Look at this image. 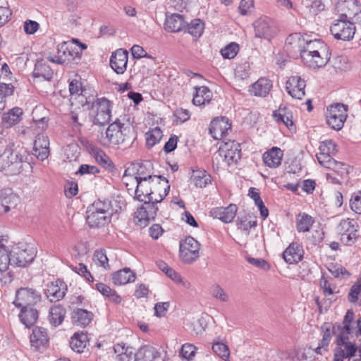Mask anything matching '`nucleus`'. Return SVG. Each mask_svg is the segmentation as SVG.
<instances>
[{"instance_id": "1", "label": "nucleus", "mask_w": 361, "mask_h": 361, "mask_svg": "<svg viewBox=\"0 0 361 361\" xmlns=\"http://www.w3.org/2000/svg\"><path fill=\"white\" fill-rule=\"evenodd\" d=\"M87 49V45L77 39L70 42H63L57 45L56 53L48 56L47 59L57 64L78 63L80 60L82 51Z\"/></svg>"}, {"instance_id": "2", "label": "nucleus", "mask_w": 361, "mask_h": 361, "mask_svg": "<svg viewBox=\"0 0 361 361\" xmlns=\"http://www.w3.org/2000/svg\"><path fill=\"white\" fill-rule=\"evenodd\" d=\"M113 213L111 202L98 200L87 209V223L90 227L104 226L110 221Z\"/></svg>"}, {"instance_id": "3", "label": "nucleus", "mask_w": 361, "mask_h": 361, "mask_svg": "<svg viewBox=\"0 0 361 361\" xmlns=\"http://www.w3.org/2000/svg\"><path fill=\"white\" fill-rule=\"evenodd\" d=\"M23 156L20 152L7 147L0 154V171H5L10 175L20 173L22 171Z\"/></svg>"}, {"instance_id": "4", "label": "nucleus", "mask_w": 361, "mask_h": 361, "mask_svg": "<svg viewBox=\"0 0 361 361\" xmlns=\"http://www.w3.org/2000/svg\"><path fill=\"white\" fill-rule=\"evenodd\" d=\"M150 168L151 164L149 162H146L141 164H133L125 170L123 181L128 191L133 190V188H128L130 183L154 178Z\"/></svg>"}, {"instance_id": "5", "label": "nucleus", "mask_w": 361, "mask_h": 361, "mask_svg": "<svg viewBox=\"0 0 361 361\" xmlns=\"http://www.w3.org/2000/svg\"><path fill=\"white\" fill-rule=\"evenodd\" d=\"M286 42L293 45V48H298L301 58H303L305 54L310 55V54H315V52L325 50L323 43L319 40L305 42V39L298 33L289 35Z\"/></svg>"}, {"instance_id": "6", "label": "nucleus", "mask_w": 361, "mask_h": 361, "mask_svg": "<svg viewBox=\"0 0 361 361\" xmlns=\"http://www.w3.org/2000/svg\"><path fill=\"white\" fill-rule=\"evenodd\" d=\"M11 265L24 267L30 264L36 252L32 246L27 244L15 245L10 250Z\"/></svg>"}, {"instance_id": "7", "label": "nucleus", "mask_w": 361, "mask_h": 361, "mask_svg": "<svg viewBox=\"0 0 361 361\" xmlns=\"http://www.w3.org/2000/svg\"><path fill=\"white\" fill-rule=\"evenodd\" d=\"M330 31L336 39L350 41L355 33V26L347 20V15L342 14L340 19L334 20Z\"/></svg>"}, {"instance_id": "8", "label": "nucleus", "mask_w": 361, "mask_h": 361, "mask_svg": "<svg viewBox=\"0 0 361 361\" xmlns=\"http://www.w3.org/2000/svg\"><path fill=\"white\" fill-rule=\"evenodd\" d=\"M252 26L256 38L270 41L278 32L274 22L267 16H262L254 21Z\"/></svg>"}, {"instance_id": "9", "label": "nucleus", "mask_w": 361, "mask_h": 361, "mask_svg": "<svg viewBox=\"0 0 361 361\" xmlns=\"http://www.w3.org/2000/svg\"><path fill=\"white\" fill-rule=\"evenodd\" d=\"M200 244L192 237H186L180 242V257L186 264H191L200 257Z\"/></svg>"}, {"instance_id": "10", "label": "nucleus", "mask_w": 361, "mask_h": 361, "mask_svg": "<svg viewBox=\"0 0 361 361\" xmlns=\"http://www.w3.org/2000/svg\"><path fill=\"white\" fill-rule=\"evenodd\" d=\"M130 128L125 126L118 119L111 123L106 131V138L109 145H120L124 144L129 140L128 133Z\"/></svg>"}, {"instance_id": "11", "label": "nucleus", "mask_w": 361, "mask_h": 361, "mask_svg": "<svg viewBox=\"0 0 361 361\" xmlns=\"http://www.w3.org/2000/svg\"><path fill=\"white\" fill-rule=\"evenodd\" d=\"M326 123L333 129L339 130L347 117V109L343 104L337 103L327 108Z\"/></svg>"}, {"instance_id": "12", "label": "nucleus", "mask_w": 361, "mask_h": 361, "mask_svg": "<svg viewBox=\"0 0 361 361\" xmlns=\"http://www.w3.org/2000/svg\"><path fill=\"white\" fill-rule=\"evenodd\" d=\"M94 123L97 125L108 123L111 116V104L106 98L98 99L92 104Z\"/></svg>"}, {"instance_id": "13", "label": "nucleus", "mask_w": 361, "mask_h": 361, "mask_svg": "<svg viewBox=\"0 0 361 361\" xmlns=\"http://www.w3.org/2000/svg\"><path fill=\"white\" fill-rule=\"evenodd\" d=\"M357 227V223L353 219L341 220L336 228L341 240L346 245L353 243L358 236Z\"/></svg>"}, {"instance_id": "14", "label": "nucleus", "mask_w": 361, "mask_h": 361, "mask_svg": "<svg viewBox=\"0 0 361 361\" xmlns=\"http://www.w3.org/2000/svg\"><path fill=\"white\" fill-rule=\"evenodd\" d=\"M152 181V186L148 202L159 203L168 195L170 185L168 180L161 176H154Z\"/></svg>"}, {"instance_id": "15", "label": "nucleus", "mask_w": 361, "mask_h": 361, "mask_svg": "<svg viewBox=\"0 0 361 361\" xmlns=\"http://www.w3.org/2000/svg\"><path fill=\"white\" fill-rule=\"evenodd\" d=\"M219 155L228 165L236 164L241 157L240 145L235 140L224 142L219 147Z\"/></svg>"}, {"instance_id": "16", "label": "nucleus", "mask_w": 361, "mask_h": 361, "mask_svg": "<svg viewBox=\"0 0 361 361\" xmlns=\"http://www.w3.org/2000/svg\"><path fill=\"white\" fill-rule=\"evenodd\" d=\"M40 295L32 288H22L17 290L13 304L21 308L32 307L40 300Z\"/></svg>"}, {"instance_id": "17", "label": "nucleus", "mask_w": 361, "mask_h": 361, "mask_svg": "<svg viewBox=\"0 0 361 361\" xmlns=\"http://www.w3.org/2000/svg\"><path fill=\"white\" fill-rule=\"evenodd\" d=\"M231 131V123L226 117L214 119L209 127V133L215 140H221Z\"/></svg>"}, {"instance_id": "18", "label": "nucleus", "mask_w": 361, "mask_h": 361, "mask_svg": "<svg viewBox=\"0 0 361 361\" xmlns=\"http://www.w3.org/2000/svg\"><path fill=\"white\" fill-rule=\"evenodd\" d=\"M30 344L36 351L45 350L49 345L47 330L42 327H35L30 335Z\"/></svg>"}, {"instance_id": "19", "label": "nucleus", "mask_w": 361, "mask_h": 361, "mask_svg": "<svg viewBox=\"0 0 361 361\" xmlns=\"http://www.w3.org/2000/svg\"><path fill=\"white\" fill-rule=\"evenodd\" d=\"M305 80L299 75H293L287 80L286 89L293 99H302L305 94Z\"/></svg>"}, {"instance_id": "20", "label": "nucleus", "mask_w": 361, "mask_h": 361, "mask_svg": "<svg viewBox=\"0 0 361 361\" xmlns=\"http://www.w3.org/2000/svg\"><path fill=\"white\" fill-rule=\"evenodd\" d=\"M128 52L118 49L112 53L110 58V66L117 74H123L127 68Z\"/></svg>"}, {"instance_id": "21", "label": "nucleus", "mask_w": 361, "mask_h": 361, "mask_svg": "<svg viewBox=\"0 0 361 361\" xmlns=\"http://www.w3.org/2000/svg\"><path fill=\"white\" fill-rule=\"evenodd\" d=\"M20 197L10 190H0V214H4L16 207Z\"/></svg>"}, {"instance_id": "22", "label": "nucleus", "mask_w": 361, "mask_h": 361, "mask_svg": "<svg viewBox=\"0 0 361 361\" xmlns=\"http://www.w3.org/2000/svg\"><path fill=\"white\" fill-rule=\"evenodd\" d=\"M33 154L40 161H44L49 155V140L44 134H38L34 142Z\"/></svg>"}, {"instance_id": "23", "label": "nucleus", "mask_w": 361, "mask_h": 361, "mask_svg": "<svg viewBox=\"0 0 361 361\" xmlns=\"http://www.w3.org/2000/svg\"><path fill=\"white\" fill-rule=\"evenodd\" d=\"M66 290V285L63 281L56 280L47 285L45 294L51 302L59 301L64 297Z\"/></svg>"}, {"instance_id": "24", "label": "nucleus", "mask_w": 361, "mask_h": 361, "mask_svg": "<svg viewBox=\"0 0 361 361\" xmlns=\"http://www.w3.org/2000/svg\"><path fill=\"white\" fill-rule=\"evenodd\" d=\"M238 208L235 204H230L227 207H214L210 211V216L228 224L232 222L236 215Z\"/></svg>"}, {"instance_id": "25", "label": "nucleus", "mask_w": 361, "mask_h": 361, "mask_svg": "<svg viewBox=\"0 0 361 361\" xmlns=\"http://www.w3.org/2000/svg\"><path fill=\"white\" fill-rule=\"evenodd\" d=\"M304 250L298 243H292L283 252V258L288 264H296L302 260Z\"/></svg>"}, {"instance_id": "26", "label": "nucleus", "mask_w": 361, "mask_h": 361, "mask_svg": "<svg viewBox=\"0 0 361 361\" xmlns=\"http://www.w3.org/2000/svg\"><path fill=\"white\" fill-rule=\"evenodd\" d=\"M152 178L130 183L133 186H135V195L137 200L144 203L148 202L152 186Z\"/></svg>"}, {"instance_id": "27", "label": "nucleus", "mask_w": 361, "mask_h": 361, "mask_svg": "<svg viewBox=\"0 0 361 361\" xmlns=\"http://www.w3.org/2000/svg\"><path fill=\"white\" fill-rule=\"evenodd\" d=\"M283 157V151L278 147H272L263 154V161L269 168H276L281 165Z\"/></svg>"}, {"instance_id": "28", "label": "nucleus", "mask_w": 361, "mask_h": 361, "mask_svg": "<svg viewBox=\"0 0 361 361\" xmlns=\"http://www.w3.org/2000/svg\"><path fill=\"white\" fill-rule=\"evenodd\" d=\"M136 279L135 273L130 268H124L112 274V282L116 286H123L134 282Z\"/></svg>"}, {"instance_id": "29", "label": "nucleus", "mask_w": 361, "mask_h": 361, "mask_svg": "<svg viewBox=\"0 0 361 361\" xmlns=\"http://www.w3.org/2000/svg\"><path fill=\"white\" fill-rule=\"evenodd\" d=\"M185 27V21L183 17L180 14H172L166 16L164 28L171 32H178Z\"/></svg>"}, {"instance_id": "30", "label": "nucleus", "mask_w": 361, "mask_h": 361, "mask_svg": "<svg viewBox=\"0 0 361 361\" xmlns=\"http://www.w3.org/2000/svg\"><path fill=\"white\" fill-rule=\"evenodd\" d=\"M324 54H325V50L315 52V54H310V55L305 54L302 59L310 68H320L325 66L329 59L327 54L323 56Z\"/></svg>"}, {"instance_id": "31", "label": "nucleus", "mask_w": 361, "mask_h": 361, "mask_svg": "<svg viewBox=\"0 0 361 361\" xmlns=\"http://www.w3.org/2000/svg\"><path fill=\"white\" fill-rule=\"evenodd\" d=\"M23 114V111L21 108L14 107L3 114L2 124L5 128H11L21 121Z\"/></svg>"}, {"instance_id": "32", "label": "nucleus", "mask_w": 361, "mask_h": 361, "mask_svg": "<svg viewBox=\"0 0 361 361\" xmlns=\"http://www.w3.org/2000/svg\"><path fill=\"white\" fill-rule=\"evenodd\" d=\"M272 87L271 80L261 78L250 87L251 94L257 97H265L270 92Z\"/></svg>"}, {"instance_id": "33", "label": "nucleus", "mask_w": 361, "mask_h": 361, "mask_svg": "<svg viewBox=\"0 0 361 361\" xmlns=\"http://www.w3.org/2000/svg\"><path fill=\"white\" fill-rule=\"evenodd\" d=\"M135 355L134 361H154L159 356L158 350L152 346L141 347Z\"/></svg>"}, {"instance_id": "34", "label": "nucleus", "mask_w": 361, "mask_h": 361, "mask_svg": "<svg viewBox=\"0 0 361 361\" xmlns=\"http://www.w3.org/2000/svg\"><path fill=\"white\" fill-rule=\"evenodd\" d=\"M212 97V93L208 87L201 86L195 88L192 103L195 106H204L209 104Z\"/></svg>"}, {"instance_id": "35", "label": "nucleus", "mask_w": 361, "mask_h": 361, "mask_svg": "<svg viewBox=\"0 0 361 361\" xmlns=\"http://www.w3.org/2000/svg\"><path fill=\"white\" fill-rule=\"evenodd\" d=\"M274 117L278 122L283 123L290 131L295 129L293 121V114L287 108H279L278 112L274 114Z\"/></svg>"}, {"instance_id": "36", "label": "nucleus", "mask_w": 361, "mask_h": 361, "mask_svg": "<svg viewBox=\"0 0 361 361\" xmlns=\"http://www.w3.org/2000/svg\"><path fill=\"white\" fill-rule=\"evenodd\" d=\"M73 324L80 326H87L92 319V314L83 309H78L72 314Z\"/></svg>"}, {"instance_id": "37", "label": "nucleus", "mask_w": 361, "mask_h": 361, "mask_svg": "<svg viewBox=\"0 0 361 361\" xmlns=\"http://www.w3.org/2000/svg\"><path fill=\"white\" fill-rule=\"evenodd\" d=\"M115 360L116 361H131L133 349L130 347H126L123 343H118L114 346Z\"/></svg>"}, {"instance_id": "38", "label": "nucleus", "mask_w": 361, "mask_h": 361, "mask_svg": "<svg viewBox=\"0 0 361 361\" xmlns=\"http://www.w3.org/2000/svg\"><path fill=\"white\" fill-rule=\"evenodd\" d=\"M19 317L22 323L26 327H30L37 321L38 318V312L37 310L32 307L22 308Z\"/></svg>"}, {"instance_id": "39", "label": "nucleus", "mask_w": 361, "mask_h": 361, "mask_svg": "<svg viewBox=\"0 0 361 361\" xmlns=\"http://www.w3.org/2000/svg\"><path fill=\"white\" fill-rule=\"evenodd\" d=\"M88 343L87 334L84 332L75 333L71 340V348L78 353H81L85 348Z\"/></svg>"}, {"instance_id": "40", "label": "nucleus", "mask_w": 361, "mask_h": 361, "mask_svg": "<svg viewBox=\"0 0 361 361\" xmlns=\"http://www.w3.org/2000/svg\"><path fill=\"white\" fill-rule=\"evenodd\" d=\"M314 222V219L306 213L299 214L296 217V229L298 232H307Z\"/></svg>"}, {"instance_id": "41", "label": "nucleus", "mask_w": 361, "mask_h": 361, "mask_svg": "<svg viewBox=\"0 0 361 361\" xmlns=\"http://www.w3.org/2000/svg\"><path fill=\"white\" fill-rule=\"evenodd\" d=\"M65 314L66 310L61 305H58L51 307L49 316L50 323L55 326H59L63 321Z\"/></svg>"}, {"instance_id": "42", "label": "nucleus", "mask_w": 361, "mask_h": 361, "mask_svg": "<svg viewBox=\"0 0 361 361\" xmlns=\"http://www.w3.org/2000/svg\"><path fill=\"white\" fill-rule=\"evenodd\" d=\"M191 180L197 188H204L211 183V176L205 171H194Z\"/></svg>"}, {"instance_id": "43", "label": "nucleus", "mask_w": 361, "mask_h": 361, "mask_svg": "<svg viewBox=\"0 0 361 361\" xmlns=\"http://www.w3.org/2000/svg\"><path fill=\"white\" fill-rule=\"evenodd\" d=\"M354 319V312L351 310H348L344 317L343 326H338V332L340 334H353L354 328L353 326V322Z\"/></svg>"}, {"instance_id": "44", "label": "nucleus", "mask_w": 361, "mask_h": 361, "mask_svg": "<svg viewBox=\"0 0 361 361\" xmlns=\"http://www.w3.org/2000/svg\"><path fill=\"white\" fill-rule=\"evenodd\" d=\"M4 240V236L0 235V243ZM9 264H11L10 250L0 243V272L6 271Z\"/></svg>"}, {"instance_id": "45", "label": "nucleus", "mask_w": 361, "mask_h": 361, "mask_svg": "<svg viewBox=\"0 0 361 361\" xmlns=\"http://www.w3.org/2000/svg\"><path fill=\"white\" fill-rule=\"evenodd\" d=\"M33 75L35 78H42L44 80H49L53 76V71L47 64L38 62L35 64Z\"/></svg>"}, {"instance_id": "46", "label": "nucleus", "mask_w": 361, "mask_h": 361, "mask_svg": "<svg viewBox=\"0 0 361 361\" xmlns=\"http://www.w3.org/2000/svg\"><path fill=\"white\" fill-rule=\"evenodd\" d=\"M13 92L14 86L11 83H3L0 85V111L5 108V99L11 96Z\"/></svg>"}, {"instance_id": "47", "label": "nucleus", "mask_w": 361, "mask_h": 361, "mask_svg": "<svg viewBox=\"0 0 361 361\" xmlns=\"http://www.w3.org/2000/svg\"><path fill=\"white\" fill-rule=\"evenodd\" d=\"M188 32L195 38L200 37L204 30V23L200 19L192 20L187 25Z\"/></svg>"}, {"instance_id": "48", "label": "nucleus", "mask_w": 361, "mask_h": 361, "mask_svg": "<svg viewBox=\"0 0 361 361\" xmlns=\"http://www.w3.org/2000/svg\"><path fill=\"white\" fill-rule=\"evenodd\" d=\"M145 137L147 145L152 147L161 140L162 137V131L159 128H154L147 133Z\"/></svg>"}, {"instance_id": "49", "label": "nucleus", "mask_w": 361, "mask_h": 361, "mask_svg": "<svg viewBox=\"0 0 361 361\" xmlns=\"http://www.w3.org/2000/svg\"><path fill=\"white\" fill-rule=\"evenodd\" d=\"M135 219H136V224L141 227L147 226L149 221L152 220L147 212V209L144 206L137 209L135 213Z\"/></svg>"}, {"instance_id": "50", "label": "nucleus", "mask_w": 361, "mask_h": 361, "mask_svg": "<svg viewBox=\"0 0 361 361\" xmlns=\"http://www.w3.org/2000/svg\"><path fill=\"white\" fill-rule=\"evenodd\" d=\"M93 261L96 265L105 269H109V259L104 250H96L93 255Z\"/></svg>"}, {"instance_id": "51", "label": "nucleus", "mask_w": 361, "mask_h": 361, "mask_svg": "<svg viewBox=\"0 0 361 361\" xmlns=\"http://www.w3.org/2000/svg\"><path fill=\"white\" fill-rule=\"evenodd\" d=\"M212 350L224 360H228L230 351L226 344L221 342H216L212 345Z\"/></svg>"}, {"instance_id": "52", "label": "nucleus", "mask_w": 361, "mask_h": 361, "mask_svg": "<svg viewBox=\"0 0 361 361\" xmlns=\"http://www.w3.org/2000/svg\"><path fill=\"white\" fill-rule=\"evenodd\" d=\"M239 51V46L237 43L231 42L224 48L221 49L220 52L224 59H233Z\"/></svg>"}, {"instance_id": "53", "label": "nucleus", "mask_w": 361, "mask_h": 361, "mask_svg": "<svg viewBox=\"0 0 361 361\" xmlns=\"http://www.w3.org/2000/svg\"><path fill=\"white\" fill-rule=\"evenodd\" d=\"M211 294L215 299L221 302H226L229 300L228 295L219 285L212 286Z\"/></svg>"}, {"instance_id": "54", "label": "nucleus", "mask_w": 361, "mask_h": 361, "mask_svg": "<svg viewBox=\"0 0 361 361\" xmlns=\"http://www.w3.org/2000/svg\"><path fill=\"white\" fill-rule=\"evenodd\" d=\"M319 149L320 152L328 153L332 156L335 155L338 152L336 145L331 140H326L322 142L319 145Z\"/></svg>"}, {"instance_id": "55", "label": "nucleus", "mask_w": 361, "mask_h": 361, "mask_svg": "<svg viewBox=\"0 0 361 361\" xmlns=\"http://www.w3.org/2000/svg\"><path fill=\"white\" fill-rule=\"evenodd\" d=\"M317 159L319 163L324 167L329 169L331 166L335 164V159L332 158V155L324 153V152H320L316 155Z\"/></svg>"}, {"instance_id": "56", "label": "nucleus", "mask_w": 361, "mask_h": 361, "mask_svg": "<svg viewBox=\"0 0 361 361\" xmlns=\"http://www.w3.org/2000/svg\"><path fill=\"white\" fill-rule=\"evenodd\" d=\"M94 157L97 162L103 167H108L111 164L110 158L102 149H97L94 152Z\"/></svg>"}, {"instance_id": "57", "label": "nucleus", "mask_w": 361, "mask_h": 361, "mask_svg": "<svg viewBox=\"0 0 361 361\" xmlns=\"http://www.w3.org/2000/svg\"><path fill=\"white\" fill-rule=\"evenodd\" d=\"M83 114V111L80 110L78 111H72L70 113V123L73 126L74 130L80 131V128L82 126V121L80 118V114Z\"/></svg>"}, {"instance_id": "58", "label": "nucleus", "mask_w": 361, "mask_h": 361, "mask_svg": "<svg viewBox=\"0 0 361 361\" xmlns=\"http://www.w3.org/2000/svg\"><path fill=\"white\" fill-rule=\"evenodd\" d=\"M196 347L190 343H185L180 350V355L187 360H191L195 355Z\"/></svg>"}, {"instance_id": "59", "label": "nucleus", "mask_w": 361, "mask_h": 361, "mask_svg": "<svg viewBox=\"0 0 361 361\" xmlns=\"http://www.w3.org/2000/svg\"><path fill=\"white\" fill-rule=\"evenodd\" d=\"M350 207L354 212L361 214V191L353 194L350 200Z\"/></svg>"}, {"instance_id": "60", "label": "nucleus", "mask_w": 361, "mask_h": 361, "mask_svg": "<svg viewBox=\"0 0 361 361\" xmlns=\"http://www.w3.org/2000/svg\"><path fill=\"white\" fill-rule=\"evenodd\" d=\"M257 225V221L255 219H248L247 217L240 219L238 224V228L249 233V231L251 228L255 227Z\"/></svg>"}, {"instance_id": "61", "label": "nucleus", "mask_w": 361, "mask_h": 361, "mask_svg": "<svg viewBox=\"0 0 361 361\" xmlns=\"http://www.w3.org/2000/svg\"><path fill=\"white\" fill-rule=\"evenodd\" d=\"M361 293V277L357 279L355 284L351 287L350 291L348 294L349 301L355 302L358 300V296Z\"/></svg>"}, {"instance_id": "62", "label": "nucleus", "mask_w": 361, "mask_h": 361, "mask_svg": "<svg viewBox=\"0 0 361 361\" xmlns=\"http://www.w3.org/2000/svg\"><path fill=\"white\" fill-rule=\"evenodd\" d=\"M66 154L69 161L76 160L80 154V147L76 144L68 145L66 149Z\"/></svg>"}, {"instance_id": "63", "label": "nucleus", "mask_w": 361, "mask_h": 361, "mask_svg": "<svg viewBox=\"0 0 361 361\" xmlns=\"http://www.w3.org/2000/svg\"><path fill=\"white\" fill-rule=\"evenodd\" d=\"M99 172L98 168L93 165L82 164L80 166L75 174L80 175H95Z\"/></svg>"}, {"instance_id": "64", "label": "nucleus", "mask_w": 361, "mask_h": 361, "mask_svg": "<svg viewBox=\"0 0 361 361\" xmlns=\"http://www.w3.org/2000/svg\"><path fill=\"white\" fill-rule=\"evenodd\" d=\"M39 28V24L37 21L26 20L24 22L23 30L27 35L35 34Z\"/></svg>"}]
</instances>
